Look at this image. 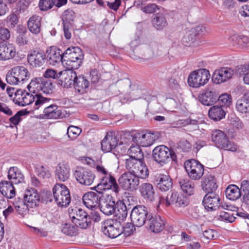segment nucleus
Masks as SVG:
<instances>
[{
  "mask_svg": "<svg viewBox=\"0 0 249 249\" xmlns=\"http://www.w3.org/2000/svg\"><path fill=\"white\" fill-rule=\"evenodd\" d=\"M17 185L19 189V193L24 191L23 200L19 197L17 202V212L21 217L28 213V207L33 208L36 206L40 200V196L36 190L33 188H27L24 181V177L20 170L17 169Z\"/></svg>",
  "mask_w": 249,
  "mask_h": 249,
  "instance_id": "obj_1",
  "label": "nucleus"
},
{
  "mask_svg": "<svg viewBox=\"0 0 249 249\" xmlns=\"http://www.w3.org/2000/svg\"><path fill=\"white\" fill-rule=\"evenodd\" d=\"M116 219H108L102 223L101 230L105 235L110 238H120L121 224L127 216V209L123 201L117 202Z\"/></svg>",
  "mask_w": 249,
  "mask_h": 249,
  "instance_id": "obj_2",
  "label": "nucleus"
},
{
  "mask_svg": "<svg viewBox=\"0 0 249 249\" xmlns=\"http://www.w3.org/2000/svg\"><path fill=\"white\" fill-rule=\"evenodd\" d=\"M52 100L40 93L32 94L25 90L17 89V105L20 106H25L34 103L33 108L36 110L43 106L47 105Z\"/></svg>",
  "mask_w": 249,
  "mask_h": 249,
  "instance_id": "obj_3",
  "label": "nucleus"
},
{
  "mask_svg": "<svg viewBox=\"0 0 249 249\" xmlns=\"http://www.w3.org/2000/svg\"><path fill=\"white\" fill-rule=\"evenodd\" d=\"M96 170L100 176V182L95 187L96 192L101 194L104 191L111 190L116 194L118 193L120 190L119 186L111 173L102 165H97Z\"/></svg>",
  "mask_w": 249,
  "mask_h": 249,
  "instance_id": "obj_4",
  "label": "nucleus"
},
{
  "mask_svg": "<svg viewBox=\"0 0 249 249\" xmlns=\"http://www.w3.org/2000/svg\"><path fill=\"white\" fill-rule=\"evenodd\" d=\"M83 58L80 48H68L63 53V65L67 69H77L81 65Z\"/></svg>",
  "mask_w": 249,
  "mask_h": 249,
  "instance_id": "obj_5",
  "label": "nucleus"
},
{
  "mask_svg": "<svg viewBox=\"0 0 249 249\" xmlns=\"http://www.w3.org/2000/svg\"><path fill=\"white\" fill-rule=\"evenodd\" d=\"M142 159L128 158L125 160V167L127 172L145 178L149 175V171L145 164L142 161Z\"/></svg>",
  "mask_w": 249,
  "mask_h": 249,
  "instance_id": "obj_6",
  "label": "nucleus"
},
{
  "mask_svg": "<svg viewBox=\"0 0 249 249\" xmlns=\"http://www.w3.org/2000/svg\"><path fill=\"white\" fill-rule=\"evenodd\" d=\"M189 203L187 197L175 191L169 192L166 197L160 196L159 198V205H164L165 206L175 205L177 207H185Z\"/></svg>",
  "mask_w": 249,
  "mask_h": 249,
  "instance_id": "obj_7",
  "label": "nucleus"
},
{
  "mask_svg": "<svg viewBox=\"0 0 249 249\" xmlns=\"http://www.w3.org/2000/svg\"><path fill=\"white\" fill-rule=\"evenodd\" d=\"M153 157L154 160L161 166L166 164L170 159L173 161L177 160L175 152L163 145L158 146L153 149Z\"/></svg>",
  "mask_w": 249,
  "mask_h": 249,
  "instance_id": "obj_8",
  "label": "nucleus"
},
{
  "mask_svg": "<svg viewBox=\"0 0 249 249\" xmlns=\"http://www.w3.org/2000/svg\"><path fill=\"white\" fill-rule=\"evenodd\" d=\"M212 140L219 148L232 152L236 151L238 149V146L230 142L225 133L220 130L215 129L213 131Z\"/></svg>",
  "mask_w": 249,
  "mask_h": 249,
  "instance_id": "obj_9",
  "label": "nucleus"
},
{
  "mask_svg": "<svg viewBox=\"0 0 249 249\" xmlns=\"http://www.w3.org/2000/svg\"><path fill=\"white\" fill-rule=\"evenodd\" d=\"M210 78L209 71L206 69H200L192 71L188 78L190 87L197 88L203 86L209 81Z\"/></svg>",
  "mask_w": 249,
  "mask_h": 249,
  "instance_id": "obj_10",
  "label": "nucleus"
},
{
  "mask_svg": "<svg viewBox=\"0 0 249 249\" xmlns=\"http://www.w3.org/2000/svg\"><path fill=\"white\" fill-rule=\"evenodd\" d=\"M56 204L61 207H67L71 202L70 192L68 188L61 183L56 184L53 189Z\"/></svg>",
  "mask_w": 249,
  "mask_h": 249,
  "instance_id": "obj_11",
  "label": "nucleus"
},
{
  "mask_svg": "<svg viewBox=\"0 0 249 249\" xmlns=\"http://www.w3.org/2000/svg\"><path fill=\"white\" fill-rule=\"evenodd\" d=\"M128 137V139L132 140L134 142H137L143 147H147L153 144L158 139L159 135L158 133L149 132H137Z\"/></svg>",
  "mask_w": 249,
  "mask_h": 249,
  "instance_id": "obj_12",
  "label": "nucleus"
},
{
  "mask_svg": "<svg viewBox=\"0 0 249 249\" xmlns=\"http://www.w3.org/2000/svg\"><path fill=\"white\" fill-rule=\"evenodd\" d=\"M184 166L188 177L192 180H198L204 174V166L196 160L186 161Z\"/></svg>",
  "mask_w": 249,
  "mask_h": 249,
  "instance_id": "obj_13",
  "label": "nucleus"
},
{
  "mask_svg": "<svg viewBox=\"0 0 249 249\" xmlns=\"http://www.w3.org/2000/svg\"><path fill=\"white\" fill-rule=\"evenodd\" d=\"M69 214L72 222L77 227L82 229L88 227V214L84 210L77 207L69 208Z\"/></svg>",
  "mask_w": 249,
  "mask_h": 249,
  "instance_id": "obj_14",
  "label": "nucleus"
},
{
  "mask_svg": "<svg viewBox=\"0 0 249 249\" xmlns=\"http://www.w3.org/2000/svg\"><path fill=\"white\" fill-rule=\"evenodd\" d=\"M140 177L128 172L123 173L119 178V185L125 190L133 191L137 189L139 185Z\"/></svg>",
  "mask_w": 249,
  "mask_h": 249,
  "instance_id": "obj_15",
  "label": "nucleus"
},
{
  "mask_svg": "<svg viewBox=\"0 0 249 249\" xmlns=\"http://www.w3.org/2000/svg\"><path fill=\"white\" fill-rule=\"evenodd\" d=\"M148 212L146 208L142 205L134 207L130 214V217L133 224L137 227L142 226L145 222Z\"/></svg>",
  "mask_w": 249,
  "mask_h": 249,
  "instance_id": "obj_16",
  "label": "nucleus"
},
{
  "mask_svg": "<svg viewBox=\"0 0 249 249\" xmlns=\"http://www.w3.org/2000/svg\"><path fill=\"white\" fill-rule=\"evenodd\" d=\"M74 175L79 183L86 186L90 185L95 179L94 175L90 171L83 168H77Z\"/></svg>",
  "mask_w": 249,
  "mask_h": 249,
  "instance_id": "obj_17",
  "label": "nucleus"
},
{
  "mask_svg": "<svg viewBox=\"0 0 249 249\" xmlns=\"http://www.w3.org/2000/svg\"><path fill=\"white\" fill-rule=\"evenodd\" d=\"M218 94L212 87L205 89L198 96L199 101L204 105L210 106L217 101Z\"/></svg>",
  "mask_w": 249,
  "mask_h": 249,
  "instance_id": "obj_18",
  "label": "nucleus"
},
{
  "mask_svg": "<svg viewBox=\"0 0 249 249\" xmlns=\"http://www.w3.org/2000/svg\"><path fill=\"white\" fill-rule=\"evenodd\" d=\"M220 198L218 195L213 193H208L203 200V204L208 212L216 210L220 205Z\"/></svg>",
  "mask_w": 249,
  "mask_h": 249,
  "instance_id": "obj_19",
  "label": "nucleus"
},
{
  "mask_svg": "<svg viewBox=\"0 0 249 249\" xmlns=\"http://www.w3.org/2000/svg\"><path fill=\"white\" fill-rule=\"evenodd\" d=\"M119 140L113 132H108L101 142L102 150L105 152H109L118 146Z\"/></svg>",
  "mask_w": 249,
  "mask_h": 249,
  "instance_id": "obj_20",
  "label": "nucleus"
},
{
  "mask_svg": "<svg viewBox=\"0 0 249 249\" xmlns=\"http://www.w3.org/2000/svg\"><path fill=\"white\" fill-rule=\"evenodd\" d=\"M73 19V12L72 10H66L62 15L63 32L65 37L69 39L71 36L72 22Z\"/></svg>",
  "mask_w": 249,
  "mask_h": 249,
  "instance_id": "obj_21",
  "label": "nucleus"
},
{
  "mask_svg": "<svg viewBox=\"0 0 249 249\" xmlns=\"http://www.w3.org/2000/svg\"><path fill=\"white\" fill-rule=\"evenodd\" d=\"M233 74V71L231 68H222L215 71L212 77V80L214 83L220 84L230 79Z\"/></svg>",
  "mask_w": 249,
  "mask_h": 249,
  "instance_id": "obj_22",
  "label": "nucleus"
},
{
  "mask_svg": "<svg viewBox=\"0 0 249 249\" xmlns=\"http://www.w3.org/2000/svg\"><path fill=\"white\" fill-rule=\"evenodd\" d=\"M68 69L67 71H61L58 74L60 75L59 84L64 88H70L73 85L76 78V72L72 70Z\"/></svg>",
  "mask_w": 249,
  "mask_h": 249,
  "instance_id": "obj_23",
  "label": "nucleus"
},
{
  "mask_svg": "<svg viewBox=\"0 0 249 249\" xmlns=\"http://www.w3.org/2000/svg\"><path fill=\"white\" fill-rule=\"evenodd\" d=\"M46 56L43 52L31 51L28 55V61L33 67H41L45 62Z\"/></svg>",
  "mask_w": 249,
  "mask_h": 249,
  "instance_id": "obj_24",
  "label": "nucleus"
},
{
  "mask_svg": "<svg viewBox=\"0 0 249 249\" xmlns=\"http://www.w3.org/2000/svg\"><path fill=\"white\" fill-rule=\"evenodd\" d=\"M47 53L46 59L49 64L55 66L60 62L63 64V53L60 49L52 47L47 51Z\"/></svg>",
  "mask_w": 249,
  "mask_h": 249,
  "instance_id": "obj_25",
  "label": "nucleus"
},
{
  "mask_svg": "<svg viewBox=\"0 0 249 249\" xmlns=\"http://www.w3.org/2000/svg\"><path fill=\"white\" fill-rule=\"evenodd\" d=\"M100 209L103 213L107 215H110L117 212V204L115 207V201L111 195H107V200L102 199L100 205Z\"/></svg>",
  "mask_w": 249,
  "mask_h": 249,
  "instance_id": "obj_26",
  "label": "nucleus"
},
{
  "mask_svg": "<svg viewBox=\"0 0 249 249\" xmlns=\"http://www.w3.org/2000/svg\"><path fill=\"white\" fill-rule=\"evenodd\" d=\"M16 52L15 47L5 42L0 43V60H6L14 57Z\"/></svg>",
  "mask_w": 249,
  "mask_h": 249,
  "instance_id": "obj_27",
  "label": "nucleus"
},
{
  "mask_svg": "<svg viewBox=\"0 0 249 249\" xmlns=\"http://www.w3.org/2000/svg\"><path fill=\"white\" fill-rule=\"evenodd\" d=\"M100 196L96 193L89 192L83 196V201L88 208L92 210L97 208L99 205Z\"/></svg>",
  "mask_w": 249,
  "mask_h": 249,
  "instance_id": "obj_28",
  "label": "nucleus"
},
{
  "mask_svg": "<svg viewBox=\"0 0 249 249\" xmlns=\"http://www.w3.org/2000/svg\"><path fill=\"white\" fill-rule=\"evenodd\" d=\"M229 41L237 48L249 49V38L246 36L233 35L229 38Z\"/></svg>",
  "mask_w": 249,
  "mask_h": 249,
  "instance_id": "obj_29",
  "label": "nucleus"
},
{
  "mask_svg": "<svg viewBox=\"0 0 249 249\" xmlns=\"http://www.w3.org/2000/svg\"><path fill=\"white\" fill-rule=\"evenodd\" d=\"M201 187L203 191L208 193H213L217 188L215 178L211 175H206L201 181Z\"/></svg>",
  "mask_w": 249,
  "mask_h": 249,
  "instance_id": "obj_30",
  "label": "nucleus"
},
{
  "mask_svg": "<svg viewBox=\"0 0 249 249\" xmlns=\"http://www.w3.org/2000/svg\"><path fill=\"white\" fill-rule=\"evenodd\" d=\"M0 191L3 196L8 198H12L15 196V188L11 181L0 182Z\"/></svg>",
  "mask_w": 249,
  "mask_h": 249,
  "instance_id": "obj_31",
  "label": "nucleus"
},
{
  "mask_svg": "<svg viewBox=\"0 0 249 249\" xmlns=\"http://www.w3.org/2000/svg\"><path fill=\"white\" fill-rule=\"evenodd\" d=\"M41 18L35 15L30 17L27 22L29 30L33 34L37 35L41 31Z\"/></svg>",
  "mask_w": 249,
  "mask_h": 249,
  "instance_id": "obj_32",
  "label": "nucleus"
},
{
  "mask_svg": "<svg viewBox=\"0 0 249 249\" xmlns=\"http://www.w3.org/2000/svg\"><path fill=\"white\" fill-rule=\"evenodd\" d=\"M157 187L162 191L169 190L172 186V180L168 175L160 174L156 178Z\"/></svg>",
  "mask_w": 249,
  "mask_h": 249,
  "instance_id": "obj_33",
  "label": "nucleus"
},
{
  "mask_svg": "<svg viewBox=\"0 0 249 249\" xmlns=\"http://www.w3.org/2000/svg\"><path fill=\"white\" fill-rule=\"evenodd\" d=\"M56 178L60 181L67 180L70 176V168L69 165L65 163H60L55 170Z\"/></svg>",
  "mask_w": 249,
  "mask_h": 249,
  "instance_id": "obj_34",
  "label": "nucleus"
},
{
  "mask_svg": "<svg viewBox=\"0 0 249 249\" xmlns=\"http://www.w3.org/2000/svg\"><path fill=\"white\" fill-rule=\"evenodd\" d=\"M142 196L147 201H152L154 199L155 191L152 184L148 183H142L139 188Z\"/></svg>",
  "mask_w": 249,
  "mask_h": 249,
  "instance_id": "obj_35",
  "label": "nucleus"
},
{
  "mask_svg": "<svg viewBox=\"0 0 249 249\" xmlns=\"http://www.w3.org/2000/svg\"><path fill=\"white\" fill-rule=\"evenodd\" d=\"M150 230L153 232H159L164 228V221L160 216H151L148 220Z\"/></svg>",
  "mask_w": 249,
  "mask_h": 249,
  "instance_id": "obj_36",
  "label": "nucleus"
},
{
  "mask_svg": "<svg viewBox=\"0 0 249 249\" xmlns=\"http://www.w3.org/2000/svg\"><path fill=\"white\" fill-rule=\"evenodd\" d=\"M205 31V27L201 25L192 28L186 32L183 38V41L185 42L189 43L193 41L196 36L203 33Z\"/></svg>",
  "mask_w": 249,
  "mask_h": 249,
  "instance_id": "obj_37",
  "label": "nucleus"
},
{
  "mask_svg": "<svg viewBox=\"0 0 249 249\" xmlns=\"http://www.w3.org/2000/svg\"><path fill=\"white\" fill-rule=\"evenodd\" d=\"M208 114L211 119L218 121L225 117L226 112L221 106H213L210 108Z\"/></svg>",
  "mask_w": 249,
  "mask_h": 249,
  "instance_id": "obj_38",
  "label": "nucleus"
},
{
  "mask_svg": "<svg viewBox=\"0 0 249 249\" xmlns=\"http://www.w3.org/2000/svg\"><path fill=\"white\" fill-rule=\"evenodd\" d=\"M179 185L182 191L188 196L193 195L195 191V183L189 179H181Z\"/></svg>",
  "mask_w": 249,
  "mask_h": 249,
  "instance_id": "obj_39",
  "label": "nucleus"
},
{
  "mask_svg": "<svg viewBox=\"0 0 249 249\" xmlns=\"http://www.w3.org/2000/svg\"><path fill=\"white\" fill-rule=\"evenodd\" d=\"M225 193L227 198L231 200H237L242 195L240 190L235 185H229L227 188Z\"/></svg>",
  "mask_w": 249,
  "mask_h": 249,
  "instance_id": "obj_40",
  "label": "nucleus"
},
{
  "mask_svg": "<svg viewBox=\"0 0 249 249\" xmlns=\"http://www.w3.org/2000/svg\"><path fill=\"white\" fill-rule=\"evenodd\" d=\"M89 83L83 76H77L73 85L75 90L79 93H84L89 87Z\"/></svg>",
  "mask_w": 249,
  "mask_h": 249,
  "instance_id": "obj_41",
  "label": "nucleus"
},
{
  "mask_svg": "<svg viewBox=\"0 0 249 249\" xmlns=\"http://www.w3.org/2000/svg\"><path fill=\"white\" fill-rule=\"evenodd\" d=\"M43 77L35 78L31 80L28 85V89L32 94L40 93L42 86Z\"/></svg>",
  "mask_w": 249,
  "mask_h": 249,
  "instance_id": "obj_42",
  "label": "nucleus"
},
{
  "mask_svg": "<svg viewBox=\"0 0 249 249\" xmlns=\"http://www.w3.org/2000/svg\"><path fill=\"white\" fill-rule=\"evenodd\" d=\"M57 106L54 104H51L44 109V115L49 119H56L60 115V112L58 109Z\"/></svg>",
  "mask_w": 249,
  "mask_h": 249,
  "instance_id": "obj_43",
  "label": "nucleus"
},
{
  "mask_svg": "<svg viewBox=\"0 0 249 249\" xmlns=\"http://www.w3.org/2000/svg\"><path fill=\"white\" fill-rule=\"evenodd\" d=\"M140 145L137 142H134L132 144L127 152L129 158L143 159V155Z\"/></svg>",
  "mask_w": 249,
  "mask_h": 249,
  "instance_id": "obj_44",
  "label": "nucleus"
},
{
  "mask_svg": "<svg viewBox=\"0 0 249 249\" xmlns=\"http://www.w3.org/2000/svg\"><path fill=\"white\" fill-rule=\"evenodd\" d=\"M17 85L24 83L30 76L28 70L24 67H17Z\"/></svg>",
  "mask_w": 249,
  "mask_h": 249,
  "instance_id": "obj_45",
  "label": "nucleus"
},
{
  "mask_svg": "<svg viewBox=\"0 0 249 249\" xmlns=\"http://www.w3.org/2000/svg\"><path fill=\"white\" fill-rule=\"evenodd\" d=\"M27 31L25 27L18 26L17 29V43L19 45L27 44L28 40L25 36Z\"/></svg>",
  "mask_w": 249,
  "mask_h": 249,
  "instance_id": "obj_46",
  "label": "nucleus"
},
{
  "mask_svg": "<svg viewBox=\"0 0 249 249\" xmlns=\"http://www.w3.org/2000/svg\"><path fill=\"white\" fill-rule=\"evenodd\" d=\"M153 24L155 28L157 30H162L167 26V22L164 17L162 14H157L153 20Z\"/></svg>",
  "mask_w": 249,
  "mask_h": 249,
  "instance_id": "obj_47",
  "label": "nucleus"
},
{
  "mask_svg": "<svg viewBox=\"0 0 249 249\" xmlns=\"http://www.w3.org/2000/svg\"><path fill=\"white\" fill-rule=\"evenodd\" d=\"M236 109L242 113H249V99L246 98L238 99L236 103Z\"/></svg>",
  "mask_w": 249,
  "mask_h": 249,
  "instance_id": "obj_48",
  "label": "nucleus"
},
{
  "mask_svg": "<svg viewBox=\"0 0 249 249\" xmlns=\"http://www.w3.org/2000/svg\"><path fill=\"white\" fill-rule=\"evenodd\" d=\"M42 86H41V90L43 93L49 94L53 93L54 89V86L53 82L43 77Z\"/></svg>",
  "mask_w": 249,
  "mask_h": 249,
  "instance_id": "obj_49",
  "label": "nucleus"
},
{
  "mask_svg": "<svg viewBox=\"0 0 249 249\" xmlns=\"http://www.w3.org/2000/svg\"><path fill=\"white\" fill-rule=\"evenodd\" d=\"M121 227L120 238H126L130 236L133 231L134 226L131 223L128 222L124 227L121 226Z\"/></svg>",
  "mask_w": 249,
  "mask_h": 249,
  "instance_id": "obj_50",
  "label": "nucleus"
},
{
  "mask_svg": "<svg viewBox=\"0 0 249 249\" xmlns=\"http://www.w3.org/2000/svg\"><path fill=\"white\" fill-rule=\"evenodd\" d=\"M77 227L75 225L73 226L69 224H66L62 229V232L69 236H75L78 233Z\"/></svg>",
  "mask_w": 249,
  "mask_h": 249,
  "instance_id": "obj_51",
  "label": "nucleus"
},
{
  "mask_svg": "<svg viewBox=\"0 0 249 249\" xmlns=\"http://www.w3.org/2000/svg\"><path fill=\"white\" fill-rule=\"evenodd\" d=\"M235 218L233 213H230L224 211L220 212L218 216V220L228 223L233 222L234 221Z\"/></svg>",
  "mask_w": 249,
  "mask_h": 249,
  "instance_id": "obj_52",
  "label": "nucleus"
},
{
  "mask_svg": "<svg viewBox=\"0 0 249 249\" xmlns=\"http://www.w3.org/2000/svg\"><path fill=\"white\" fill-rule=\"evenodd\" d=\"M55 4L54 0H39L38 7L42 11L51 9Z\"/></svg>",
  "mask_w": 249,
  "mask_h": 249,
  "instance_id": "obj_53",
  "label": "nucleus"
},
{
  "mask_svg": "<svg viewBox=\"0 0 249 249\" xmlns=\"http://www.w3.org/2000/svg\"><path fill=\"white\" fill-rule=\"evenodd\" d=\"M81 132L80 128L75 126H70L67 129L68 135L71 140L75 139Z\"/></svg>",
  "mask_w": 249,
  "mask_h": 249,
  "instance_id": "obj_54",
  "label": "nucleus"
},
{
  "mask_svg": "<svg viewBox=\"0 0 249 249\" xmlns=\"http://www.w3.org/2000/svg\"><path fill=\"white\" fill-rule=\"evenodd\" d=\"M217 101L222 105V106L228 107L231 104L232 98L230 95L225 93L219 96H218Z\"/></svg>",
  "mask_w": 249,
  "mask_h": 249,
  "instance_id": "obj_55",
  "label": "nucleus"
},
{
  "mask_svg": "<svg viewBox=\"0 0 249 249\" xmlns=\"http://www.w3.org/2000/svg\"><path fill=\"white\" fill-rule=\"evenodd\" d=\"M238 71L240 74L244 75L243 77L244 82L246 84L249 85V65H242L239 68Z\"/></svg>",
  "mask_w": 249,
  "mask_h": 249,
  "instance_id": "obj_56",
  "label": "nucleus"
},
{
  "mask_svg": "<svg viewBox=\"0 0 249 249\" xmlns=\"http://www.w3.org/2000/svg\"><path fill=\"white\" fill-rule=\"evenodd\" d=\"M30 2V0H19L18 3L17 4V13H19L25 12Z\"/></svg>",
  "mask_w": 249,
  "mask_h": 249,
  "instance_id": "obj_57",
  "label": "nucleus"
},
{
  "mask_svg": "<svg viewBox=\"0 0 249 249\" xmlns=\"http://www.w3.org/2000/svg\"><path fill=\"white\" fill-rule=\"evenodd\" d=\"M6 80L9 84L14 85L16 84V68H13L9 71L6 76Z\"/></svg>",
  "mask_w": 249,
  "mask_h": 249,
  "instance_id": "obj_58",
  "label": "nucleus"
},
{
  "mask_svg": "<svg viewBox=\"0 0 249 249\" xmlns=\"http://www.w3.org/2000/svg\"><path fill=\"white\" fill-rule=\"evenodd\" d=\"M158 9V6L154 3H150L147 5L144 4L142 7V11L145 13H153Z\"/></svg>",
  "mask_w": 249,
  "mask_h": 249,
  "instance_id": "obj_59",
  "label": "nucleus"
},
{
  "mask_svg": "<svg viewBox=\"0 0 249 249\" xmlns=\"http://www.w3.org/2000/svg\"><path fill=\"white\" fill-rule=\"evenodd\" d=\"M240 191L243 193V198L244 196H249V181L244 180L241 182Z\"/></svg>",
  "mask_w": 249,
  "mask_h": 249,
  "instance_id": "obj_60",
  "label": "nucleus"
},
{
  "mask_svg": "<svg viewBox=\"0 0 249 249\" xmlns=\"http://www.w3.org/2000/svg\"><path fill=\"white\" fill-rule=\"evenodd\" d=\"M10 34L9 31L5 28H0V40H5L8 39L10 38Z\"/></svg>",
  "mask_w": 249,
  "mask_h": 249,
  "instance_id": "obj_61",
  "label": "nucleus"
},
{
  "mask_svg": "<svg viewBox=\"0 0 249 249\" xmlns=\"http://www.w3.org/2000/svg\"><path fill=\"white\" fill-rule=\"evenodd\" d=\"M43 75L44 78H48L55 79L58 77V74L57 73L56 71L51 69H47L44 72Z\"/></svg>",
  "mask_w": 249,
  "mask_h": 249,
  "instance_id": "obj_62",
  "label": "nucleus"
},
{
  "mask_svg": "<svg viewBox=\"0 0 249 249\" xmlns=\"http://www.w3.org/2000/svg\"><path fill=\"white\" fill-rule=\"evenodd\" d=\"M121 0H114V1H107L108 7L112 10L116 11L121 5Z\"/></svg>",
  "mask_w": 249,
  "mask_h": 249,
  "instance_id": "obj_63",
  "label": "nucleus"
},
{
  "mask_svg": "<svg viewBox=\"0 0 249 249\" xmlns=\"http://www.w3.org/2000/svg\"><path fill=\"white\" fill-rule=\"evenodd\" d=\"M38 175L43 178H49L50 176L49 171L44 166H41L38 169Z\"/></svg>",
  "mask_w": 249,
  "mask_h": 249,
  "instance_id": "obj_64",
  "label": "nucleus"
}]
</instances>
